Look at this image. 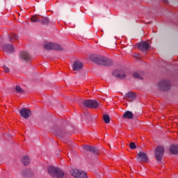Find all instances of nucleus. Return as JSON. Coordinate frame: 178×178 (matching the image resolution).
Instances as JSON below:
<instances>
[{"label":"nucleus","instance_id":"obj_21","mask_svg":"<svg viewBox=\"0 0 178 178\" xmlns=\"http://www.w3.org/2000/svg\"><path fill=\"white\" fill-rule=\"evenodd\" d=\"M113 65V61L112 60L105 57L104 61V66H112Z\"/></svg>","mask_w":178,"mask_h":178},{"label":"nucleus","instance_id":"obj_20","mask_svg":"<svg viewBox=\"0 0 178 178\" xmlns=\"http://www.w3.org/2000/svg\"><path fill=\"white\" fill-rule=\"evenodd\" d=\"M22 162L24 166H27L30 163V157L29 156H24L22 159Z\"/></svg>","mask_w":178,"mask_h":178},{"label":"nucleus","instance_id":"obj_25","mask_svg":"<svg viewBox=\"0 0 178 178\" xmlns=\"http://www.w3.org/2000/svg\"><path fill=\"white\" fill-rule=\"evenodd\" d=\"M15 91L17 94H23V92H24V90L19 86L15 87Z\"/></svg>","mask_w":178,"mask_h":178},{"label":"nucleus","instance_id":"obj_5","mask_svg":"<svg viewBox=\"0 0 178 178\" xmlns=\"http://www.w3.org/2000/svg\"><path fill=\"white\" fill-rule=\"evenodd\" d=\"M157 86L161 91H169V90H170V87H172L170 81L167 79L161 81Z\"/></svg>","mask_w":178,"mask_h":178},{"label":"nucleus","instance_id":"obj_7","mask_svg":"<svg viewBox=\"0 0 178 178\" xmlns=\"http://www.w3.org/2000/svg\"><path fill=\"white\" fill-rule=\"evenodd\" d=\"M83 152H92V154H99L98 148L91 145H83L82 147Z\"/></svg>","mask_w":178,"mask_h":178},{"label":"nucleus","instance_id":"obj_24","mask_svg":"<svg viewBox=\"0 0 178 178\" xmlns=\"http://www.w3.org/2000/svg\"><path fill=\"white\" fill-rule=\"evenodd\" d=\"M49 18L48 17H44L43 19H40V23L42 24H44V25H47V24H49Z\"/></svg>","mask_w":178,"mask_h":178},{"label":"nucleus","instance_id":"obj_12","mask_svg":"<svg viewBox=\"0 0 178 178\" xmlns=\"http://www.w3.org/2000/svg\"><path fill=\"white\" fill-rule=\"evenodd\" d=\"M19 58L22 59V60H25V62L31 60V56H30V54L27 51H22L19 54Z\"/></svg>","mask_w":178,"mask_h":178},{"label":"nucleus","instance_id":"obj_4","mask_svg":"<svg viewBox=\"0 0 178 178\" xmlns=\"http://www.w3.org/2000/svg\"><path fill=\"white\" fill-rule=\"evenodd\" d=\"M165 154V147L163 146H159L155 149L154 151V156L156 160L159 162L162 161V158H163V154Z\"/></svg>","mask_w":178,"mask_h":178},{"label":"nucleus","instance_id":"obj_3","mask_svg":"<svg viewBox=\"0 0 178 178\" xmlns=\"http://www.w3.org/2000/svg\"><path fill=\"white\" fill-rule=\"evenodd\" d=\"M44 49L46 51H63V48L59 44L54 43V42H49L44 44Z\"/></svg>","mask_w":178,"mask_h":178},{"label":"nucleus","instance_id":"obj_22","mask_svg":"<svg viewBox=\"0 0 178 178\" xmlns=\"http://www.w3.org/2000/svg\"><path fill=\"white\" fill-rule=\"evenodd\" d=\"M103 120H104V123H106V124H109V123H111V117H109V115L105 114L103 115Z\"/></svg>","mask_w":178,"mask_h":178},{"label":"nucleus","instance_id":"obj_11","mask_svg":"<svg viewBox=\"0 0 178 178\" xmlns=\"http://www.w3.org/2000/svg\"><path fill=\"white\" fill-rule=\"evenodd\" d=\"M138 49L143 52L149 49V44L145 41L141 42L138 45Z\"/></svg>","mask_w":178,"mask_h":178},{"label":"nucleus","instance_id":"obj_19","mask_svg":"<svg viewBox=\"0 0 178 178\" xmlns=\"http://www.w3.org/2000/svg\"><path fill=\"white\" fill-rule=\"evenodd\" d=\"M124 119H133V113L131 111H126L122 115Z\"/></svg>","mask_w":178,"mask_h":178},{"label":"nucleus","instance_id":"obj_30","mask_svg":"<svg viewBox=\"0 0 178 178\" xmlns=\"http://www.w3.org/2000/svg\"><path fill=\"white\" fill-rule=\"evenodd\" d=\"M135 56H136V58H138L140 56V54H136Z\"/></svg>","mask_w":178,"mask_h":178},{"label":"nucleus","instance_id":"obj_16","mask_svg":"<svg viewBox=\"0 0 178 178\" xmlns=\"http://www.w3.org/2000/svg\"><path fill=\"white\" fill-rule=\"evenodd\" d=\"M22 175L24 177H31L34 172L31 170H25L22 172Z\"/></svg>","mask_w":178,"mask_h":178},{"label":"nucleus","instance_id":"obj_29","mask_svg":"<svg viewBox=\"0 0 178 178\" xmlns=\"http://www.w3.org/2000/svg\"><path fill=\"white\" fill-rule=\"evenodd\" d=\"M3 67L4 69L5 73H9V72H10L9 67H6L5 65Z\"/></svg>","mask_w":178,"mask_h":178},{"label":"nucleus","instance_id":"obj_17","mask_svg":"<svg viewBox=\"0 0 178 178\" xmlns=\"http://www.w3.org/2000/svg\"><path fill=\"white\" fill-rule=\"evenodd\" d=\"M126 97L128 98V101H134L136 99V94L133 92H129L126 94Z\"/></svg>","mask_w":178,"mask_h":178},{"label":"nucleus","instance_id":"obj_28","mask_svg":"<svg viewBox=\"0 0 178 178\" xmlns=\"http://www.w3.org/2000/svg\"><path fill=\"white\" fill-rule=\"evenodd\" d=\"M17 38V35H16V34H13V35L10 37V41H14V40H16Z\"/></svg>","mask_w":178,"mask_h":178},{"label":"nucleus","instance_id":"obj_15","mask_svg":"<svg viewBox=\"0 0 178 178\" xmlns=\"http://www.w3.org/2000/svg\"><path fill=\"white\" fill-rule=\"evenodd\" d=\"M170 151L171 154H173L174 155H177L178 154V145H172L170 147Z\"/></svg>","mask_w":178,"mask_h":178},{"label":"nucleus","instance_id":"obj_27","mask_svg":"<svg viewBox=\"0 0 178 178\" xmlns=\"http://www.w3.org/2000/svg\"><path fill=\"white\" fill-rule=\"evenodd\" d=\"M129 148H131V149H136V148H137V147L136 146V143H131L129 144Z\"/></svg>","mask_w":178,"mask_h":178},{"label":"nucleus","instance_id":"obj_14","mask_svg":"<svg viewBox=\"0 0 178 178\" xmlns=\"http://www.w3.org/2000/svg\"><path fill=\"white\" fill-rule=\"evenodd\" d=\"M83 65L79 62V61H75L73 64V70L74 72H79V70H81V69H83Z\"/></svg>","mask_w":178,"mask_h":178},{"label":"nucleus","instance_id":"obj_23","mask_svg":"<svg viewBox=\"0 0 178 178\" xmlns=\"http://www.w3.org/2000/svg\"><path fill=\"white\" fill-rule=\"evenodd\" d=\"M31 20L33 23H38V22L40 23L41 18L38 17V16H37V15H33L31 17Z\"/></svg>","mask_w":178,"mask_h":178},{"label":"nucleus","instance_id":"obj_13","mask_svg":"<svg viewBox=\"0 0 178 178\" xmlns=\"http://www.w3.org/2000/svg\"><path fill=\"white\" fill-rule=\"evenodd\" d=\"M3 49L4 52L6 53H10V52H15V47H13V45L12 44H5L3 47Z\"/></svg>","mask_w":178,"mask_h":178},{"label":"nucleus","instance_id":"obj_10","mask_svg":"<svg viewBox=\"0 0 178 178\" xmlns=\"http://www.w3.org/2000/svg\"><path fill=\"white\" fill-rule=\"evenodd\" d=\"M20 113L24 119H29L31 116V111L28 108H22L20 110Z\"/></svg>","mask_w":178,"mask_h":178},{"label":"nucleus","instance_id":"obj_1","mask_svg":"<svg viewBox=\"0 0 178 178\" xmlns=\"http://www.w3.org/2000/svg\"><path fill=\"white\" fill-rule=\"evenodd\" d=\"M48 173L51 177L54 178H63L65 176V172L63 171L56 167L50 166L47 169Z\"/></svg>","mask_w":178,"mask_h":178},{"label":"nucleus","instance_id":"obj_6","mask_svg":"<svg viewBox=\"0 0 178 178\" xmlns=\"http://www.w3.org/2000/svg\"><path fill=\"white\" fill-rule=\"evenodd\" d=\"M72 176L76 178H87V174L84 171L78 169H72L70 171Z\"/></svg>","mask_w":178,"mask_h":178},{"label":"nucleus","instance_id":"obj_9","mask_svg":"<svg viewBox=\"0 0 178 178\" xmlns=\"http://www.w3.org/2000/svg\"><path fill=\"white\" fill-rule=\"evenodd\" d=\"M137 160L139 162H148V156L145 152H139Z\"/></svg>","mask_w":178,"mask_h":178},{"label":"nucleus","instance_id":"obj_26","mask_svg":"<svg viewBox=\"0 0 178 178\" xmlns=\"http://www.w3.org/2000/svg\"><path fill=\"white\" fill-rule=\"evenodd\" d=\"M134 77H135V79H143V77L141 76V74H140L138 72H134L133 74Z\"/></svg>","mask_w":178,"mask_h":178},{"label":"nucleus","instance_id":"obj_8","mask_svg":"<svg viewBox=\"0 0 178 178\" xmlns=\"http://www.w3.org/2000/svg\"><path fill=\"white\" fill-rule=\"evenodd\" d=\"M92 60L97 65H102L104 66V62L105 61V57L102 56L94 55L92 57Z\"/></svg>","mask_w":178,"mask_h":178},{"label":"nucleus","instance_id":"obj_2","mask_svg":"<svg viewBox=\"0 0 178 178\" xmlns=\"http://www.w3.org/2000/svg\"><path fill=\"white\" fill-rule=\"evenodd\" d=\"M83 105L85 108H90L92 109H97L99 106L98 102L92 99L81 100L79 105Z\"/></svg>","mask_w":178,"mask_h":178},{"label":"nucleus","instance_id":"obj_18","mask_svg":"<svg viewBox=\"0 0 178 178\" xmlns=\"http://www.w3.org/2000/svg\"><path fill=\"white\" fill-rule=\"evenodd\" d=\"M113 75L114 76V77H117V79H125L126 78V74H119L118 73V71H113Z\"/></svg>","mask_w":178,"mask_h":178}]
</instances>
